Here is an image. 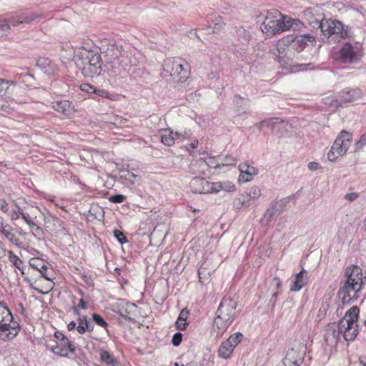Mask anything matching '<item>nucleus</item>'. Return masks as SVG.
Returning a JSON list of instances; mask_svg holds the SVG:
<instances>
[{
  "label": "nucleus",
  "instance_id": "f257e3e1",
  "mask_svg": "<svg viewBox=\"0 0 366 366\" xmlns=\"http://www.w3.org/2000/svg\"><path fill=\"white\" fill-rule=\"evenodd\" d=\"M99 49L105 54L111 76L124 77L131 71L133 65L130 58L122 54V46L114 39H102Z\"/></svg>",
  "mask_w": 366,
  "mask_h": 366
},
{
  "label": "nucleus",
  "instance_id": "f03ea898",
  "mask_svg": "<svg viewBox=\"0 0 366 366\" xmlns=\"http://www.w3.org/2000/svg\"><path fill=\"white\" fill-rule=\"evenodd\" d=\"M347 280L338 291V296L343 304H350L362 296V290L366 285V276L357 265H352L346 272Z\"/></svg>",
  "mask_w": 366,
  "mask_h": 366
},
{
  "label": "nucleus",
  "instance_id": "7ed1b4c3",
  "mask_svg": "<svg viewBox=\"0 0 366 366\" xmlns=\"http://www.w3.org/2000/svg\"><path fill=\"white\" fill-rule=\"evenodd\" d=\"M237 302L230 295H224L217 310L213 321V329L222 336L237 316Z\"/></svg>",
  "mask_w": 366,
  "mask_h": 366
},
{
  "label": "nucleus",
  "instance_id": "20e7f679",
  "mask_svg": "<svg viewBox=\"0 0 366 366\" xmlns=\"http://www.w3.org/2000/svg\"><path fill=\"white\" fill-rule=\"evenodd\" d=\"M73 59L86 78L97 77L102 71V56L97 52L80 48L75 51Z\"/></svg>",
  "mask_w": 366,
  "mask_h": 366
},
{
  "label": "nucleus",
  "instance_id": "39448f33",
  "mask_svg": "<svg viewBox=\"0 0 366 366\" xmlns=\"http://www.w3.org/2000/svg\"><path fill=\"white\" fill-rule=\"evenodd\" d=\"M21 326L14 320V316L3 301L0 302V340L10 341L19 333Z\"/></svg>",
  "mask_w": 366,
  "mask_h": 366
},
{
  "label": "nucleus",
  "instance_id": "423d86ee",
  "mask_svg": "<svg viewBox=\"0 0 366 366\" xmlns=\"http://www.w3.org/2000/svg\"><path fill=\"white\" fill-rule=\"evenodd\" d=\"M359 313V307L352 306L347 311L345 317L340 320L342 335L346 341H353L358 334L357 320Z\"/></svg>",
  "mask_w": 366,
  "mask_h": 366
},
{
  "label": "nucleus",
  "instance_id": "0eeeda50",
  "mask_svg": "<svg viewBox=\"0 0 366 366\" xmlns=\"http://www.w3.org/2000/svg\"><path fill=\"white\" fill-rule=\"evenodd\" d=\"M362 56L361 48L350 42L344 43L339 50L333 54V58L344 64H357L361 60Z\"/></svg>",
  "mask_w": 366,
  "mask_h": 366
},
{
  "label": "nucleus",
  "instance_id": "6e6552de",
  "mask_svg": "<svg viewBox=\"0 0 366 366\" xmlns=\"http://www.w3.org/2000/svg\"><path fill=\"white\" fill-rule=\"evenodd\" d=\"M189 65L179 58L167 59L163 64V70L173 78L176 82H183L189 76Z\"/></svg>",
  "mask_w": 366,
  "mask_h": 366
},
{
  "label": "nucleus",
  "instance_id": "1a4fd4ad",
  "mask_svg": "<svg viewBox=\"0 0 366 366\" xmlns=\"http://www.w3.org/2000/svg\"><path fill=\"white\" fill-rule=\"evenodd\" d=\"M352 134L345 130H342L336 137L333 145L327 153V159L330 162H335L337 155L342 156L346 154L351 145Z\"/></svg>",
  "mask_w": 366,
  "mask_h": 366
},
{
  "label": "nucleus",
  "instance_id": "9d476101",
  "mask_svg": "<svg viewBox=\"0 0 366 366\" xmlns=\"http://www.w3.org/2000/svg\"><path fill=\"white\" fill-rule=\"evenodd\" d=\"M189 187L194 193H217L222 189L220 182H209L203 177L196 176L189 182Z\"/></svg>",
  "mask_w": 366,
  "mask_h": 366
},
{
  "label": "nucleus",
  "instance_id": "9b49d317",
  "mask_svg": "<svg viewBox=\"0 0 366 366\" xmlns=\"http://www.w3.org/2000/svg\"><path fill=\"white\" fill-rule=\"evenodd\" d=\"M362 95V92L359 89L346 88L340 93L339 98L335 97H327L325 104L337 108L342 107L345 103L352 102L360 99Z\"/></svg>",
  "mask_w": 366,
  "mask_h": 366
},
{
  "label": "nucleus",
  "instance_id": "f8f14e48",
  "mask_svg": "<svg viewBox=\"0 0 366 366\" xmlns=\"http://www.w3.org/2000/svg\"><path fill=\"white\" fill-rule=\"evenodd\" d=\"M305 347L298 345L290 348L283 359L285 366H300L305 359Z\"/></svg>",
  "mask_w": 366,
  "mask_h": 366
},
{
  "label": "nucleus",
  "instance_id": "ddd939ff",
  "mask_svg": "<svg viewBox=\"0 0 366 366\" xmlns=\"http://www.w3.org/2000/svg\"><path fill=\"white\" fill-rule=\"evenodd\" d=\"M318 27L327 39L336 40L348 36V26L345 24H318Z\"/></svg>",
  "mask_w": 366,
  "mask_h": 366
},
{
  "label": "nucleus",
  "instance_id": "4468645a",
  "mask_svg": "<svg viewBox=\"0 0 366 366\" xmlns=\"http://www.w3.org/2000/svg\"><path fill=\"white\" fill-rule=\"evenodd\" d=\"M243 337L244 336L241 332H236L222 342L218 350L219 357L224 359L229 358L236 346L243 340Z\"/></svg>",
  "mask_w": 366,
  "mask_h": 366
},
{
  "label": "nucleus",
  "instance_id": "2eb2a0df",
  "mask_svg": "<svg viewBox=\"0 0 366 366\" xmlns=\"http://www.w3.org/2000/svg\"><path fill=\"white\" fill-rule=\"evenodd\" d=\"M256 127L259 130H262L264 127L269 128L272 130V134L278 137L283 136L286 132L285 122L277 118L264 119L257 124Z\"/></svg>",
  "mask_w": 366,
  "mask_h": 366
},
{
  "label": "nucleus",
  "instance_id": "dca6fc26",
  "mask_svg": "<svg viewBox=\"0 0 366 366\" xmlns=\"http://www.w3.org/2000/svg\"><path fill=\"white\" fill-rule=\"evenodd\" d=\"M341 335L342 326H340V320L337 324L335 322L330 323L327 326L325 330V342L327 345H337Z\"/></svg>",
  "mask_w": 366,
  "mask_h": 366
},
{
  "label": "nucleus",
  "instance_id": "f3484780",
  "mask_svg": "<svg viewBox=\"0 0 366 366\" xmlns=\"http://www.w3.org/2000/svg\"><path fill=\"white\" fill-rule=\"evenodd\" d=\"M265 16L267 23H302L300 20L283 15L277 9L266 10Z\"/></svg>",
  "mask_w": 366,
  "mask_h": 366
},
{
  "label": "nucleus",
  "instance_id": "a211bd4d",
  "mask_svg": "<svg viewBox=\"0 0 366 366\" xmlns=\"http://www.w3.org/2000/svg\"><path fill=\"white\" fill-rule=\"evenodd\" d=\"M293 24H261L260 29L267 37L271 38L277 34L288 31L292 27Z\"/></svg>",
  "mask_w": 366,
  "mask_h": 366
},
{
  "label": "nucleus",
  "instance_id": "6ab92c4d",
  "mask_svg": "<svg viewBox=\"0 0 366 366\" xmlns=\"http://www.w3.org/2000/svg\"><path fill=\"white\" fill-rule=\"evenodd\" d=\"M52 108L66 117H70L75 111L72 102L69 100H57L52 102Z\"/></svg>",
  "mask_w": 366,
  "mask_h": 366
},
{
  "label": "nucleus",
  "instance_id": "aec40b11",
  "mask_svg": "<svg viewBox=\"0 0 366 366\" xmlns=\"http://www.w3.org/2000/svg\"><path fill=\"white\" fill-rule=\"evenodd\" d=\"M239 170L240 172L239 181L242 182L251 181L258 173L257 168L249 165L247 162L239 164Z\"/></svg>",
  "mask_w": 366,
  "mask_h": 366
},
{
  "label": "nucleus",
  "instance_id": "412c9836",
  "mask_svg": "<svg viewBox=\"0 0 366 366\" xmlns=\"http://www.w3.org/2000/svg\"><path fill=\"white\" fill-rule=\"evenodd\" d=\"M36 65L45 74L53 75L59 70V66L56 62L47 57H39L36 61Z\"/></svg>",
  "mask_w": 366,
  "mask_h": 366
},
{
  "label": "nucleus",
  "instance_id": "4be33fe9",
  "mask_svg": "<svg viewBox=\"0 0 366 366\" xmlns=\"http://www.w3.org/2000/svg\"><path fill=\"white\" fill-rule=\"evenodd\" d=\"M52 352L55 355L66 357L69 352H74L75 348L67 337L60 341L56 345L52 347Z\"/></svg>",
  "mask_w": 366,
  "mask_h": 366
},
{
  "label": "nucleus",
  "instance_id": "5701e85b",
  "mask_svg": "<svg viewBox=\"0 0 366 366\" xmlns=\"http://www.w3.org/2000/svg\"><path fill=\"white\" fill-rule=\"evenodd\" d=\"M315 41V36L310 34H305L296 36L292 39V47L298 52L302 51L307 46H313Z\"/></svg>",
  "mask_w": 366,
  "mask_h": 366
},
{
  "label": "nucleus",
  "instance_id": "b1692460",
  "mask_svg": "<svg viewBox=\"0 0 366 366\" xmlns=\"http://www.w3.org/2000/svg\"><path fill=\"white\" fill-rule=\"evenodd\" d=\"M307 272L305 269H302L295 274L290 286V290L292 292L300 291L307 284Z\"/></svg>",
  "mask_w": 366,
  "mask_h": 366
},
{
  "label": "nucleus",
  "instance_id": "393cba45",
  "mask_svg": "<svg viewBox=\"0 0 366 366\" xmlns=\"http://www.w3.org/2000/svg\"><path fill=\"white\" fill-rule=\"evenodd\" d=\"M41 16L31 15L25 17L14 16L13 15H7L0 19V23H29L33 21H40Z\"/></svg>",
  "mask_w": 366,
  "mask_h": 366
},
{
  "label": "nucleus",
  "instance_id": "a878e982",
  "mask_svg": "<svg viewBox=\"0 0 366 366\" xmlns=\"http://www.w3.org/2000/svg\"><path fill=\"white\" fill-rule=\"evenodd\" d=\"M189 172L192 174L205 175L207 172V163L204 158H199L191 162Z\"/></svg>",
  "mask_w": 366,
  "mask_h": 366
},
{
  "label": "nucleus",
  "instance_id": "bb28decb",
  "mask_svg": "<svg viewBox=\"0 0 366 366\" xmlns=\"http://www.w3.org/2000/svg\"><path fill=\"white\" fill-rule=\"evenodd\" d=\"M189 315V310L187 307H184L181 310L179 317L175 322V327L177 330L184 331L187 329V326L189 324L187 321Z\"/></svg>",
  "mask_w": 366,
  "mask_h": 366
},
{
  "label": "nucleus",
  "instance_id": "cd10ccee",
  "mask_svg": "<svg viewBox=\"0 0 366 366\" xmlns=\"http://www.w3.org/2000/svg\"><path fill=\"white\" fill-rule=\"evenodd\" d=\"M11 227L6 224V226L0 230V232L4 235V237L8 239L11 243L14 244L16 246L20 247L21 242L19 239L15 237L14 234L11 233Z\"/></svg>",
  "mask_w": 366,
  "mask_h": 366
},
{
  "label": "nucleus",
  "instance_id": "c85d7f7f",
  "mask_svg": "<svg viewBox=\"0 0 366 366\" xmlns=\"http://www.w3.org/2000/svg\"><path fill=\"white\" fill-rule=\"evenodd\" d=\"M312 23H342L340 21L331 19H327L326 14L323 12V9L321 7V11L319 14L315 12L314 20Z\"/></svg>",
  "mask_w": 366,
  "mask_h": 366
},
{
  "label": "nucleus",
  "instance_id": "c756f323",
  "mask_svg": "<svg viewBox=\"0 0 366 366\" xmlns=\"http://www.w3.org/2000/svg\"><path fill=\"white\" fill-rule=\"evenodd\" d=\"M100 359L102 362L106 363L108 365L115 366L117 361L111 353L107 350H101Z\"/></svg>",
  "mask_w": 366,
  "mask_h": 366
},
{
  "label": "nucleus",
  "instance_id": "7c9ffc66",
  "mask_svg": "<svg viewBox=\"0 0 366 366\" xmlns=\"http://www.w3.org/2000/svg\"><path fill=\"white\" fill-rule=\"evenodd\" d=\"M161 142L166 146L173 145L175 143L174 132L171 130L165 131V132L161 135Z\"/></svg>",
  "mask_w": 366,
  "mask_h": 366
},
{
  "label": "nucleus",
  "instance_id": "2f4dec72",
  "mask_svg": "<svg viewBox=\"0 0 366 366\" xmlns=\"http://www.w3.org/2000/svg\"><path fill=\"white\" fill-rule=\"evenodd\" d=\"M321 11V7L318 6H315L311 8H307L303 11V14L306 19L307 21H309V23L312 22L314 20V16L315 12L317 14H319V12Z\"/></svg>",
  "mask_w": 366,
  "mask_h": 366
},
{
  "label": "nucleus",
  "instance_id": "473e14b6",
  "mask_svg": "<svg viewBox=\"0 0 366 366\" xmlns=\"http://www.w3.org/2000/svg\"><path fill=\"white\" fill-rule=\"evenodd\" d=\"M29 267L39 271L41 269H47V266L43 262L42 259L39 258H31L29 261Z\"/></svg>",
  "mask_w": 366,
  "mask_h": 366
},
{
  "label": "nucleus",
  "instance_id": "72a5a7b5",
  "mask_svg": "<svg viewBox=\"0 0 366 366\" xmlns=\"http://www.w3.org/2000/svg\"><path fill=\"white\" fill-rule=\"evenodd\" d=\"M137 306L134 303H126V307L122 308L119 310V315L122 317L123 318L127 319V320H132V317H130V311L131 309L135 308Z\"/></svg>",
  "mask_w": 366,
  "mask_h": 366
},
{
  "label": "nucleus",
  "instance_id": "f704fd0d",
  "mask_svg": "<svg viewBox=\"0 0 366 366\" xmlns=\"http://www.w3.org/2000/svg\"><path fill=\"white\" fill-rule=\"evenodd\" d=\"M8 258L10 262L16 267L20 268V266L23 264V261L19 258L12 251H8Z\"/></svg>",
  "mask_w": 366,
  "mask_h": 366
},
{
  "label": "nucleus",
  "instance_id": "c9c22d12",
  "mask_svg": "<svg viewBox=\"0 0 366 366\" xmlns=\"http://www.w3.org/2000/svg\"><path fill=\"white\" fill-rule=\"evenodd\" d=\"M275 214H279L277 204L272 203L269 208H268L264 212V217L267 219V222H269Z\"/></svg>",
  "mask_w": 366,
  "mask_h": 366
},
{
  "label": "nucleus",
  "instance_id": "e433bc0d",
  "mask_svg": "<svg viewBox=\"0 0 366 366\" xmlns=\"http://www.w3.org/2000/svg\"><path fill=\"white\" fill-rule=\"evenodd\" d=\"M85 326L78 325L76 330L80 335L84 334L86 331L92 332L94 330V325L88 319V321L84 322Z\"/></svg>",
  "mask_w": 366,
  "mask_h": 366
},
{
  "label": "nucleus",
  "instance_id": "4c0bfd02",
  "mask_svg": "<svg viewBox=\"0 0 366 366\" xmlns=\"http://www.w3.org/2000/svg\"><path fill=\"white\" fill-rule=\"evenodd\" d=\"M204 161L207 163V171L209 168H220L222 167L219 157L218 159H215L214 157H208L204 159Z\"/></svg>",
  "mask_w": 366,
  "mask_h": 366
},
{
  "label": "nucleus",
  "instance_id": "58836bf2",
  "mask_svg": "<svg viewBox=\"0 0 366 366\" xmlns=\"http://www.w3.org/2000/svg\"><path fill=\"white\" fill-rule=\"evenodd\" d=\"M219 160L221 162V166H233L235 165L237 162V159L231 155H227L224 157H220Z\"/></svg>",
  "mask_w": 366,
  "mask_h": 366
},
{
  "label": "nucleus",
  "instance_id": "ea45409f",
  "mask_svg": "<svg viewBox=\"0 0 366 366\" xmlns=\"http://www.w3.org/2000/svg\"><path fill=\"white\" fill-rule=\"evenodd\" d=\"M260 195H261V191L259 189V187L257 186H254V187H251L249 189L248 192H247V196L250 199H258L260 197Z\"/></svg>",
  "mask_w": 366,
  "mask_h": 366
},
{
  "label": "nucleus",
  "instance_id": "a19ab883",
  "mask_svg": "<svg viewBox=\"0 0 366 366\" xmlns=\"http://www.w3.org/2000/svg\"><path fill=\"white\" fill-rule=\"evenodd\" d=\"M114 237L119 244H124L128 242L127 237L119 229H114L113 232Z\"/></svg>",
  "mask_w": 366,
  "mask_h": 366
},
{
  "label": "nucleus",
  "instance_id": "79ce46f5",
  "mask_svg": "<svg viewBox=\"0 0 366 366\" xmlns=\"http://www.w3.org/2000/svg\"><path fill=\"white\" fill-rule=\"evenodd\" d=\"M11 84H14V81L0 79V97L6 94L9 85Z\"/></svg>",
  "mask_w": 366,
  "mask_h": 366
},
{
  "label": "nucleus",
  "instance_id": "37998d69",
  "mask_svg": "<svg viewBox=\"0 0 366 366\" xmlns=\"http://www.w3.org/2000/svg\"><path fill=\"white\" fill-rule=\"evenodd\" d=\"M92 319L95 322L96 324H97L98 325H99L102 327H105L106 326H107V323L104 320V319L101 315H99L97 313H94L92 315Z\"/></svg>",
  "mask_w": 366,
  "mask_h": 366
},
{
  "label": "nucleus",
  "instance_id": "c03bdc74",
  "mask_svg": "<svg viewBox=\"0 0 366 366\" xmlns=\"http://www.w3.org/2000/svg\"><path fill=\"white\" fill-rule=\"evenodd\" d=\"M127 199V197L123 194H114L109 197V202L112 203H122Z\"/></svg>",
  "mask_w": 366,
  "mask_h": 366
},
{
  "label": "nucleus",
  "instance_id": "a18cd8bd",
  "mask_svg": "<svg viewBox=\"0 0 366 366\" xmlns=\"http://www.w3.org/2000/svg\"><path fill=\"white\" fill-rule=\"evenodd\" d=\"M182 334L180 332L174 333L172 338V343L174 346H179L182 341Z\"/></svg>",
  "mask_w": 366,
  "mask_h": 366
},
{
  "label": "nucleus",
  "instance_id": "49530a36",
  "mask_svg": "<svg viewBox=\"0 0 366 366\" xmlns=\"http://www.w3.org/2000/svg\"><path fill=\"white\" fill-rule=\"evenodd\" d=\"M81 90L88 93V94H94L96 92V87L92 84L84 83L80 86Z\"/></svg>",
  "mask_w": 366,
  "mask_h": 366
},
{
  "label": "nucleus",
  "instance_id": "de8ad7c7",
  "mask_svg": "<svg viewBox=\"0 0 366 366\" xmlns=\"http://www.w3.org/2000/svg\"><path fill=\"white\" fill-rule=\"evenodd\" d=\"M365 145H366V133L362 134L360 139L355 143V151L361 149Z\"/></svg>",
  "mask_w": 366,
  "mask_h": 366
},
{
  "label": "nucleus",
  "instance_id": "09e8293b",
  "mask_svg": "<svg viewBox=\"0 0 366 366\" xmlns=\"http://www.w3.org/2000/svg\"><path fill=\"white\" fill-rule=\"evenodd\" d=\"M31 234L34 237L37 238L38 239H43L44 235L43 229L39 226L35 227V229L31 232Z\"/></svg>",
  "mask_w": 366,
  "mask_h": 366
},
{
  "label": "nucleus",
  "instance_id": "8fccbe9b",
  "mask_svg": "<svg viewBox=\"0 0 366 366\" xmlns=\"http://www.w3.org/2000/svg\"><path fill=\"white\" fill-rule=\"evenodd\" d=\"M287 202L288 201L286 199H280V201H277L276 202L273 203L274 204H277L278 214H280L284 210V207H285Z\"/></svg>",
  "mask_w": 366,
  "mask_h": 366
},
{
  "label": "nucleus",
  "instance_id": "3c124183",
  "mask_svg": "<svg viewBox=\"0 0 366 366\" xmlns=\"http://www.w3.org/2000/svg\"><path fill=\"white\" fill-rule=\"evenodd\" d=\"M237 34L239 36H243V39L244 41H248L250 39V34L249 31H247L245 29H244L242 27L239 28L237 31Z\"/></svg>",
  "mask_w": 366,
  "mask_h": 366
},
{
  "label": "nucleus",
  "instance_id": "603ef678",
  "mask_svg": "<svg viewBox=\"0 0 366 366\" xmlns=\"http://www.w3.org/2000/svg\"><path fill=\"white\" fill-rule=\"evenodd\" d=\"M271 285L273 287H274V288L276 289V291H278V292L282 287V282H281L280 279L277 277H274L272 278Z\"/></svg>",
  "mask_w": 366,
  "mask_h": 366
},
{
  "label": "nucleus",
  "instance_id": "864d4df0",
  "mask_svg": "<svg viewBox=\"0 0 366 366\" xmlns=\"http://www.w3.org/2000/svg\"><path fill=\"white\" fill-rule=\"evenodd\" d=\"M266 16H265V11L257 14L255 16L254 21L256 23H267L266 22Z\"/></svg>",
  "mask_w": 366,
  "mask_h": 366
},
{
  "label": "nucleus",
  "instance_id": "5fc2aeb1",
  "mask_svg": "<svg viewBox=\"0 0 366 366\" xmlns=\"http://www.w3.org/2000/svg\"><path fill=\"white\" fill-rule=\"evenodd\" d=\"M279 294H280V292L278 291H275L272 295L271 299L269 301V305L272 308H274L275 307L277 298V296L279 295Z\"/></svg>",
  "mask_w": 366,
  "mask_h": 366
},
{
  "label": "nucleus",
  "instance_id": "6e6d98bb",
  "mask_svg": "<svg viewBox=\"0 0 366 366\" xmlns=\"http://www.w3.org/2000/svg\"><path fill=\"white\" fill-rule=\"evenodd\" d=\"M136 175L129 172H124L122 177H125V179H129L132 183H134L133 180L136 178Z\"/></svg>",
  "mask_w": 366,
  "mask_h": 366
},
{
  "label": "nucleus",
  "instance_id": "4d7b16f0",
  "mask_svg": "<svg viewBox=\"0 0 366 366\" xmlns=\"http://www.w3.org/2000/svg\"><path fill=\"white\" fill-rule=\"evenodd\" d=\"M359 194L356 192L347 193L345 194V198L350 202L355 201L357 199Z\"/></svg>",
  "mask_w": 366,
  "mask_h": 366
},
{
  "label": "nucleus",
  "instance_id": "13d9d810",
  "mask_svg": "<svg viewBox=\"0 0 366 366\" xmlns=\"http://www.w3.org/2000/svg\"><path fill=\"white\" fill-rule=\"evenodd\" d=\"M0 209L2 210L4 213H6L9 211L8 204L4 199H0Z\"/></svg>",
  "mask_w": 366,
  "mask_h": 366
},
{
  "label": "nucleus",
  "instance_id": "bf43d9fd",
  "mask_svg": "<svg viewBox=\"0 0 366 366\" xmlns=\"http://www.w3.org/2000/svg\"><path fill=\"white\" fill-rule=\"evenodd\" d=\"M18 311L19 313L24 316V317H26L28 315L27 311L26 308L24 307V305L21 302H19L18 305Z\"/></svg>",
  "mask_w": 366,
  "mask_h": 366
},
{
  "label": "nucleus",
  "instance_id": "052dcab7",
  "mask_svg": "<svg viewBox=\"0 0 366 366\" xmlns=\"http://www.w3.org/2000/svg\"><path fill=\"white\" fill-rule=\"evenodd\" d=\"M9 29L10 24H0V36L4 35Z\"/></svg>",
  "mask_w": 366,
  "mask_h": 366
},
{
  "label": "nucleus",
  "instance_id": "680f3d73",
  "mask_svg": "<svg viewBox=\"0 0 366 366\" xmlns=\"http://www.w3.org/2000/svg\"><path fill=\"white\" fill-rule=\"evenodd\" d=\"M94 94H97V95L102 97H106V98L109 97L108 92H107L106 90H104V89H97L96 88V92H94Z\"/></svg>",
  "mask_w": 366,
  "mask_h": 366
},
{
  "label": "nucleus",
  "instance_id": "e2e57ef3",
  "mask_svg": "<svg viewBox=\"0 0 366 366\" xmlns=\"http://www.w3.org/2000/svg\"><path fill=\"white\" fill-rule=\"evenodd\" d=\"M308 169L311 171H315L319 169V164L315 162H311L308 164Z\"/></svg>",
  "mask_w": 366,
  "mask_h": 366
},
{
  "label": "nucleus",
  "instance_id": "0e129e2a",
  "mask_svg": "<svg viewBox=\"0 0 366 366\" xmlns=\"http://www.w3.org/2000/svg\"><path fill=\"white\" fill-rule=\"evenodd\" d=\"M21 210V209L20 207H17V210H14V215L12 216V219H17L20 217H21V214H24V212H22Z\"/></svg>",
  "mask_w": 366,
  "mask_h": 366
},
{
  "label": "nucleus",
  "instance_id": "69168bd1",
  "mask_svg": "<svg viewBox=\"0 0 366 366\" xmlns=\"http://www.w3.org/2000/svg\"><path fill=\"white\" fill-rule=\"evenodd\" d=\"M174 142H183L184 139H183V136L182 134V132H174Z\"/></svg>",
  "mask_w": 366,
  "mask_h": 366
},
{
  "label": "nucleus",
  "instance_id": "338daca9",
  "mask_svg": "<svg viewBox=\"0 0 366 366\" xmlns=\"http://www.w3.org/2000/svg\"><path fill=\"white\" fill-rule=\"evenodd\" d=\"M21 76L23 78L22 81L24 82H29V79H34V76L28 73L21 74Z\"/></svg>",
  "mask_w": 366,
  "mask_h": 366
},
{
  "label": "nucleus",
  "instance_id": "774afa93",
  "mask_svg": "<svg viewBox=\"0 0 366 366\" xmlns=\"http://www.w3.org/2000/svg\"><path fill=\"white\" fill-rule=\"evenodd\" d=\"M54 337L56 340H58L59 342L63 340L65 337H66L62 332H56L54 333Z\"/></svg>",
  "mask_w": 366,
  "mask_h": 366
}]
</instances>
